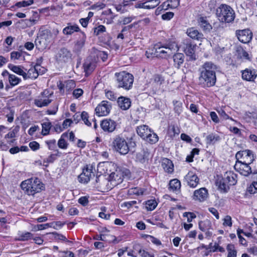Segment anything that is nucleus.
<instances>
[{
  "instance_id": "nucleus-1",
  "label": "nucleus",
  "mask_w": 257,
  "mask_h": 257,
  "mask_svg": "<svg viewBox=\"0 0 257 257\" xmlns=\"http://www.w3.org/2000/svg\"><path fill=\"white\" fill-rule=\"evenodd\" d=\"M217 69L216 65L211 62H206L200 68L199 81L203 87L214 86L216 81L215 71Z\"/></svg>"
},
{
  "instance_id": "nucleus-2",
  "label": "nucleus",
  "mask_w": 257,
  "mask_h": 257,
  "mask_svg": "<svg viewBox=\"0 0 257 257\" xmlns=\"http://www.w3.org/2000/svg\"><path fill=\"white\" fill-rule=\"evenodd\" d=\"M21 187L29 195H34L45 189L44 185L38 178H31L23 181Z\"/></svg>"
},
{
  "instance_id": "nucleus-3",
  "label": "nucleus",
  "mask_w": 257,
  "mask_h": 257,
  "mask_svg": "<svg viewBox=\"0 0 257 257\" xmlns=\"http://www.w3.org/2000/svg\"><path fill=\"white\" fill-rule=\"evenodd\" d=\"M154 55L156 57L166 58L179 49L178 45L174 41H167L165 44H158L155 45Z\"/></svg>"
},
{
  "instance_id": "nucleus-4",
  "label": "nucleus",
  "mask_w": 257,
  "mask_h": 257,
  "mask_svg": "<svg viewBox=\"0 0 257 257\" xmlns=\"http://www.w3.org/2000/svg\"><path fill=\"white\" fill-rule=\"evenodd\" d=\"M114 76L118 88H122L126 90L132 88L134 82V76L132 74L125 71H121L115 73Z\"/></svg>"
},
{
  "instance_id": "nucleus-5",
  "label": "nucleus",
  "mask_w": 257,
  "mask_h": 257,
  "mask_svg": "<svg viewBox=\"0 0 257 257\" xmlns=\"http://www.w3.org/2000/svg\"><path fill=\"white\" fill-rule=\"evenodd\" d=\"M216 15L220 21L230 23L235 18V13L232 9L226 5H221L217 10Z\"/></svg>"
},
{
  "instance_id": "nucleus-6",
  "label": "nucleus",
  "mask_w": 257,
  "mask_h": 257,
  "mask_svg": "<svg viewBox=\"0 0 257 257\" xmlns=\"http://www.w3.org/2000/svg\"><path fill=\"white\" fill-rule=\"evenodd\" d=\"M112 147L115 151L123 155L127 154L130 150L127 142L121 135L113 138Z\"/></svg>"
},
{
  "instance_id": "nucleus-7",
  "label": "nucleus",
  "mask_w": 257,
  "mask_h": 257,
  "mask_svg": "<svg viewBox=\"0 0 257 257\" xmlns=\"http://www.w3.org/2000/svg\"><path fill=\"white\" fill-rule=\"evenodd\" d=\"M250 164L242 163L241 161H236L234 168L240 174L244 176L247 177L250 174H253V175H256L257 177V171L252 170L251 167L249 166Z\"/></svg>"
},
{
  "instance_id": "nucleus-8",
  "label": "nucleus",
  "mask_w": 257,
  "mask_h": 257,
  "mask_svg": "<svg viewBox=\"0 0 257 257\" xmlns=\"http://www.w3.org/2000/svg\"><path fill=\"white\" fill-rule=\"evenodd\" d=\"M235 158L236 161H241L244 163L251 164L254 161L255 156L252 151L245 150L237 152Z\"/></svg>"
},
{
  "instance_id": "nucleus-9",
  "label": "nucleus",
  "mask_w": 257,
  "mask_h": 257,
  "mask_svg": "<svg viewBox=\"0 0 257 257\" xmlns=\"http://www.w3.org/2000/svg\"><path fill=\"white\" fill-rule=\"evenodd\" d=\"M72 57L71 51L66 48H61L55 56L56 61L59 63L71 61L72 59Z\"/></svg>"
},
{
  "instance_id": "nucleus-10",
  "label": "nucleus",
  "mask_w": 257,
  "mask_h": 257,
  "mask_svg": "<svg viewBox=\"0 0 257 257\" xmlns=\"http://www.w3.org/2000/svg\"><path fill=\"white\" fill-rule=\"evenodd\" d=\"M111 109V104L109 102L102 101L95 108L96 114L98 116L107 115Z\"/></svg>"
},
{
  "instance_id": "nucleus-11",
  "label": "nucleus",
  "mask_w": 257,
  "mask_h": 257,
  "mask_svg": "<svg viewBox=\"0 0 257 257\" xmlns=\"http://www.w3.org/2000/svg\"><path fill=\"white\" fill-rule=\"evenodd\" d=\"M52 93H49L48 90H45L41 93V96L35 100V104L40 107L47 106L51 102V99H49Z\"/></svg>"
},
{
  "instance_id": "nucleus-12",
  "label": "nucleus",
  "mask_w": 257,
  "mask_h": 257,
  "mask_svg": "<svg viewBox=\"0 0 257 257\" xmlns=\"http://www.w3.org/2000/svg\"><path fill=\"white\" fill-rule=\"evenodd\" d=\"M152 158L148 149H143L141 152L137 153L136 156V161L140 163L144 164H148L150 159Z\"/></svg>"
},
{
  "instance_id": "nucleus-13",
  "label": "nucleus",
  "mask_w": 257,
  "mask_h": 257,
  "mask_svg": "<svg viewBox=\"0 0 257 257\" xmlns=\"http://www.w3.org/2000/svg\"><path fill=\"white\" fill-rule=\"evenodd\" d=\"M236 35L239 41L243 43H249L252 38V32L248 29L236 31Z\"/></svg>"
},
{
  "instance_id": "nucleus-14",
  "label": "nucleus",
  "mask_w": 257,
  "mask_h": 257,
  "mask_svg": "<svg viewBox=\"0 0 257 257\" xmlns=\"http://www.w3.org/2000/svg\"><path fill=\"white\" fill-rule=\"evenodd\" d=\"M116 123L110 119H104L101 121L100 127L105 132L112 133L116 128Z\"/></svg>"
},
{
  "instance_id": "nucleus-15",
  "label": "nucleus",
  "mask_w": 257,
  "mask_h": 257,
  "mask_svg": "<svg viewBox=\"0 0 257 257\" xmlns=\"http://www.w3.org/2000/svg\"><path fill=\"white\" fill-rule=\"evenodd\" d=\"M187 184L192 188L196 187L199 183V179L192 171H189L185 177Z\"/></svg>"
},
{
  "instance_id": "nucleus-16",
  "label": "nucleus",
  "mask_w": 257,
  "mask_h": 257,
  "mask_svg": "<svg viewBox=\"0 0 257 257\" xmlns=\"http://www.w3.org/2000/svg\"><path fill=\"white\" fill-rule=\"evenodd\" d=\"M208 193L205 188H201L194 191L193 199L199 202L204 201L208 197Z\"/></svg>"
},
{
  "instance_id": "nucleus-17",
  "label": "nucleus",
  "mask_w": 257,
  "mask_h": 257,
  "mask_svg": "<svg viewBox=\"0 0 257 257\" xmlns=\"http://www.w3.org/2000/svg\"><path fill=\"white\" fill-rule=\"evenodd\" d=\"M257 76V70L254 69L246 68L242 71V78L243 79L253 81Z\"/></svg>"
},
{
  "instance_id": "nucleus-18",
  "label": "nucleus",
  "mask_w": 257,
  "mask_h": 257,
  "mask_svg": "<svg viewBox=\"0 0 257 257\" xmlns=\"http://www.w3.org/2000/svg\"><path fill=\"white\" fill-rule=\"evenodd\" d=\"M186 34L190 38L198 41H202L204 39L203 34L193 27L187 29Z\"/></svg>"
},
{
  "instance_id": "nucleus-19",
  "label": "nucleus",
  "mask_w": 257,
  "mask_h": 257,
  "mask_svg": "<svg viewBox=\"0 0 257 257\" xmlns=\"http://www.w3.org/2000/svg\"><path fill=\"white\" fill-rule=\"evenodd\" d=\"M86 37L84 33H82L79 39L75 42L73 51L75 53L80 52L84 46Z\"/></svg>"
},
{
  "instance_id": "nucleus-20",
  "label": "nucleus",
  "mask_w": 257,
  "mask_h": 257,
  "mask_svg": "<svg viewBox=\"0 0 257 257\" xmlns=\"http://www.w3.org/2000/svg\"><path fill=\"white\" fill-rule=\"evenodd\" d=\"M196 45L192 44L191 42L187 41L183 44V50L185 53L189 56H190L191 58L195 59L194 56L195 50Z\"/></svg>"
},
{
  "instance_id": "nucleus-21",
  "label": "nucleus",
  "mask_w": 257,
  "mask_h": 257,
  "mask_svg": "<svg viewBox=\"0 0 257 257\" xmlns=\"http://www.w3.org/2000/svg\"><path fill=\"white\" fill-rule=\"evenodd\" d=\"M165 82L164 77L160 74H154L150 79V83L153 87H160Z\"/></svg>"
},
{
  "instance_id": "nucleus-22",
  "label": "nucleus",
  "mask_w": 257,
  "mask_h": 257,
  "mask_svg": "<svg viewBox=\"0 0 257 257\" xmlns=\"http://www.w3.org/2000/svg\"><path fill=\"white\" fill-rule=\"evenodd\" d=\"M236 52L237 59H242L243 60H251L250 55L242 47H237Z\"/></svg>"
},
{
  "instance_id": "nucleus-23",
  "label": "nucleus",
  "mask_w": 257,
  "mask_h": 257,
  "mask_svg": "<svg viewBox=\"0 0 257 257\" xmlns=\"http://www.w3.org/2000/svg\"><path fill=\"white\" fill-rule=\"evenodd\" d=\"M117 103L119 107L124 110L128 109L131 106V99L123 96L118 98Z\"/></svg>"
},
{
  "instance_id": "nucleus-24",
  "label": "nucleus",
  "mask_w": 257,
  "mask_h": 257,
  "mask_svg": "<svg viewBox=\"0 0 257 257\" xmlns=\"http://www.w3.org/2000/svg\"><path fill=\"white\" fill-rule=\"evenodd\" d=\"M223 178L230 186L234 185L237 182V175L231 171L226 172Z\"/></svg>"
},
{
  "instance_id": "nucleus-25",
  "label": "nucleus",
  "mask_w": 257,
  "mask_h": 257,
  "mask_svg": "<svg viewBox=\"0 0 257 257\" xmlns=\"http://www.w3.org/2000/svg\"><path fill=\"white\" fill-rule=\"evenodd\" d=\"M108 180L113 186H116L121 183L123 179L118 172H112L108 176Z\"/></svg>"
},
{
  "instance_id": "nucleus-26",
  "label": "nucleus",
  "mask_w": 257,
  "mask_h": 257,
  "mask_svg": "<svg viewBox=\"0 0 257 257\" xmlns=\"http://www.w3.org/2000/svg\"><path fill=\"white\" fill-rule=\"evenodd\" d=\"M95 63L91 60V58H87L83 64V68L86 74L91 73L95 69Z\"/></svg>"
},
{
  "instance_id": "nucleus-27",
  "label": "nucleus",
  "mask_w": 257,
  "mask_h": 257,
  "mask_svg": "<svg viewBox=\"0 0 257 257\" xmlns=\"http://www.w3.org/2000/svg\"><path fill=\"white\" fill-rule=\"evenodd\" d=\"M94 239L102 240L110 243L114 241L116 239V238L114 236L109 234H97L94 236Z\"/></svg>"
},
{
  "instance_id": "nucleus-28",
  "label": "nucleus",
  "mask_w": 257,
  "mask_h": 257,
  "mask_svg": "<svg viewBox=\"0 0 257 257\" xmlns=\"http://www.w3.org/2000/svg\"><path fill=\"white\" fill-rule=\"evenodd\" d=\"M43 73L40 72V68L39 65H35L34 67L31 68L28 71L27 78H30L32 79H36L38 77L39 74H42Z\"/></svg>"
},
{
  "instance_id": "nucleus-29",
  "label": "nucleus",
  "mask_w": 257,
  "mask_h": 257,
  "mask_svg": "<svg viewBox=\"0 0 257 257\" xmlns=\"http://www.w3.org/2000/svg\"><path fill=\"white\" fill-rule=\"evenodd\" d=\"M160 3V0H149L141 4L140 7L145 9H152L156 7Z\"/></svg>"
},
{
  "instance_id": "nucleus-30",
  "label": "nucleus",
  "mask_w": 257,
  "mask_h": 257,
  "mask_svg": "<svg viewBox=\"0 0 257 257\" xmlns=\"http://www.w3.org/2000/svg\"><path fill=\"white\" fill-rule=\"evenodd\" d=\"M56 153L50 154L47 158L43 160V165L47 167L48 164L53 163L58 157H60L61 153L58 150H56Z\"/></svg>"
},
{
  "instance_id": "nucleus-31",
  "label": "nucleus",
  "mask_w": 257,
  "mask_h": 257,
  "mask_svg": "<svg viewBox=\"0 0 257 257\" xmlns=\"http://www.w3.org/2000/svg\"><path fill=\"white\" fill-rule=\"evenodd\" d=\"M151 129H150L148 126L146 125H141L138 126L136 128V131L137 134L139 136H140L142 139L146 137L147 135L150 133L151 132Z\"/></svg>"
},
{
  "instance_id": "nucleus-32",
  "label": "nucleus",
  "mask_w": 257,
  "mask_h": 257,
  "mask_svg": "<svg viewBox=\"0 0 257 257\" xmlns=\"http://www.w3.org/2000/svg\"><path fill=\"white\" fill-rule=\"evenodd\" d=\"M181 182L177 179H174L170 181L169 189L173 192H180L181 189Z\"/></svg>"
},
{
  "instance_id": "nucleus-33",
  "label": "nucleus",
  "mask_w": 257,
  "mask_h": 257,
  "mask_svg": "<svg viewBox=\"0 0 257 257\" xmlns=\"http://www.w3.org/2000/svg\"><path fill=\"white\" fill-rule=\"evenodd\" d=\"M162 166L164 170L169 173H171L174 171V165L172 162L167 158L163 160Z\"/></svg>"
},
{
  "instance_id": "nucleus-34",
  "label": "nucleus",
  "mask_w": 257,
  "mask_h": 257,
  "mask_svg": "<svg viewBox=\"0 0 257 257\" xmlns=\"http://www.w3.org/2000/svg\"><path fill=\"white\" fill-rule=\"evenodd\" d=\"M220 140L219 136L215 134L211 133L207 135L205 138L206 143L207 145L215 144Z\"/></svg>"
},
{
  "instance_id": "nucleus-35",
  "label": "nucleus",
  "mask_w": 257,
  "mask_h": 257,
  "mask_svg": "<svg viewBox=\"0 0 257 257\" xmlns=\"http://www.w3.org/2000/svg\"><path fill=\"white\" fill-rule=\"evenodd\" d=\"M79 31L80 29L78 25H71L70 24H68V26L63 29V33L65 35H68L72 34L75 32H78Z\"/></svg>"
},
{
  "instance_id": "nucleus-36",
  "label": "nucleus",
  "mask_w": 257,
  "mask_h": 257,
  "mask_svg": "<svg viewBox=\"0 0 257 257\" xmlns=\"http://www.w3.org/2000/svg\"><path fill=\"white\" fill-rule=\"evenodd\" d=\"M45 36H39L36 39L35 44L36 48L39 49H43L45 48L48 45L46 43V40H45Z\"/></svg>"
},
{
  "instance_id": "nucleus-37",
  "label": "nucleus",
  "mask_w": 257,
  "mask_h": 257,
  "mask_svg": "<svg viewBox=\"0 0 257 257\" xmlns=\"http://www.w3.org/2000/svg\"><path fill=\"white\" fill-rule=\"evenodd\" d=\"M225 181L223 178L221 179H218L216 181V185L218 186V188L224 192H226L229 189V186L228 183Z\"/></svg>"
},
{
  "instance_id": "nucleus-38",
  "label": "nucleus",
  "mask_w": 257,
  "mask_h": 257,
  "mask_svg": "<svg viewBox=\"0 0 257 257\" xmlns=\"http://www.w3.org/2000/svg\"><path fill=\"white\" fill-rule=\"evenodd\" d=\"M173 60L175 66L179 68L184 61V55L182 53H177L174 55Z\"/></svg>"
},
{
  "instance_id": "nucleus-39",
  "label": "nucleus",
  "mask_w": 257,
  "mask_h": 257,
  "mask_svg": "<svg viewBox=\"0 0 257 257\" xmlns=\"http://www.w3.org/2000/svg\"><path fill=\"white\" fill-rule=\"evenodd\" d=\"M199 228L202 231H205L208 229H213L212 223L208 219L200 221L199 222Z\"/></svg>"
},
{
  "instance_id": "nucleus-40",
  "label": "nucleus",
  "mask_w": 257,
  "mask_h": 257,
  "mask_svg": "<svg viewBox=\"0 0 257 257\" xmlns=\"http://www.w3.org/2000/svg\"><path fill=\"white\" fill-rule=\"evenodd\" d=\"M68 137V134L67 133H64L61 135L57 144L59 148L65 150L68 148V144L65 140V138Z\"/></svg>"
},
{
  "instance_id": "nucleus-41",
  "label": "nucleus",
  "mask_w": 257,
  "mask_h": 257,
  "mask_svg": "<svg viewBox=\"0 0 257 257\" xmlns=\"http://www.w3.org/2000/svg\"><path fill=\"white\" fill-rule=\"evenodd\" d=\"M8 67L14 72L23 76L25 79L27 78V74L24 72L20 66H15L13 64H9Z\"/></svg>"
},
{
  "instance_id": "nucleus-42",
  "label": "nucleus",
  "mask_w": 257,
  "mask_h": 257,
  "mask_svg": "<svg viewBox=\"0 0 257 257\" xmlns=\"http://www.w3.org/2000/svg\"><path fill=\"white\" fill-rule=\"evenodd\" d=\"M143 139L150 144H153L158 141L159 138L156 134L151 131L146 137H145Z\"/></svg>"
},
{
  "instance_id": "nucleus-43",
  "label": "nucleus",
  "mask_w": 257,
  "mask_h": 257,
  "mask_svg": "<svg viewBox=\"0 0 257 257\" xmlns=\"http://www.w3.org/2000/svg\"><path fill=\"white\" fill-rule=\"evenodd\" d=\"M199 23L200 27L204 31H209L212 29L211 25L203 17L200 18Z\"/></svg>"
},
{
  "instance_id": "nucleus-44",
  "label": "nucleus",
  "mask_w": 257,
  "mask_h": 257,
  "mask_svg": "<svg viewBox=\"0 0 257 257\" xmlns=\"http://www.w3.org/2000/svg\"><path fill=\"white\" fill-rule=\"evenodd\" d=\"M47 234H50L52 235V238L56 240H61L66 241L68 242H71V241L68 240L65 236L62 234H59L56 232H53L51 233H48Z\"/></svg>"
},
{
  "instance_id": "nucleus-45",
  "label": "nucleus",
  "mask_w": 257,
  "mask_h": 257,
  "mask_svg": "<svg viewBox=\"0 0 257 257\" xmlns=\"http://www.w3.org/2000/svg\"><path fill=\"white\" fill-rule=\"evenodd\" d=\"M174 110L176 113L179 115L182 111L183 105L180 101L174 100L173 101Z\"/></svg>"
},
{
  "instance_id": "nucleus-46",
  "label": "nucleus",
  "mask_w": 257,
  "mask_h": 257,
  "mask_svg": "<svg viewBox=\"0 0 257 257\" xmlns=\"http://www.w3.org/2000/svg\"><path fill=\"white\" fill-rule=\"evenodd\" d=\"M228 252L227 257H236L237 251L235 248V246L233 244H228L226 247Z\"/></svg>"
},
{
  "instance_id": "nucleus-47",
  "label": "nucleus",
  "mask_w": 257,
  "mask_h": 257,
  "mask_svg": "<svg viewBox=\"0 0 257 257\" xmlns=\"http://www.w3.org/2000/svg\"><path fill=\"white\" fill-rule=\"evenodd\" d=\"M19 236L18 239L20 241H27L33 238V235L30 232H25L19 234Z\"/></svg>"
},
{
  "instance_id": "nucleus-48",
  "label": "nucleus",
  "mask_w": 257,
  "mask_h": 257,
  "mask_svg": "<svg viewBox=\"0 0 257 257\" xmlns=\"http://www.w3.org/2000/svg\"><path fill=\"white\" fill-rule=\"evenodd\" d=\"M42 134L44 136H46V135H47L48 134H49L50 128L52 126V124H51V122H50L49 121H47L44 122L42 124Z\"/></svg>"
},
{
  "instance_id": "nucleus-49",
  "label": "nucleus",
  "mask_w": 257,
  "mask_h": 257,
  "mask_svg": "<svg viewBox=\"0 0 257 257\" xmlns=\"http://www.w3.org/2000/svg\"><path fill=\"white\" fill-rule=\"evenodd\" d=\"M146 191V189L139 187L133 188L130 190V192L131 194H133L137 195H144Z\"/></svg>"
},
{
  "instance_id": "nucleus-50",
  "label": "nucleus",
  "mask_w": 257,
  "mask_h": 257,
  "mask_svg": "<svg viewBox=\"0 0 257 257\" xmlns=\"http://www.w3.org/2000/svg\"><path fill=\"white\" fill-rule=\"evenodd\" d=\"M41 36H45V40H46V43L48 45L53 41V37L51 32L49 30H45L43 32V34Z\"/></svg>"
},
{
  "instance_id": "nucleus-51",
  "label": "nucleus",
  "mask_w": 257,
  "mask_h": 257,
  "mask_svg": "<svg viewBox=\"0 0 257 257\" xmlns=\"http://www.w3.org/2000/svg\"><path fill=\"white\" fill-rule=\"evenodd\" d=\"M9 80L12 86H15L20 83L21 79L15 75L12 74L9 75Z\"/></svg>"
},
{
  "instance_id": "nucleus-52",
  "label": "nucleus",
  "mask_w": 257,
  "mask_h": 257,
  "mask_svg": "<svg viewBox=\"0 0 257 257\" xmlns=\"http://www.w3.org/2000/svg\"><path fill=\"white\" fill-rule=\"evenodd\" d=\"M80 117L86 125L88 126H90L91 125V122L88 120L89 115L87 112L85 111H82L80 114Z\"/></svg>"
},
{
  "instance_id": "nucleus-53",
  "label": "nucleus",
  "mask_w": 257,
  "mask_h": 257,
  "mask_svg": "<svg viewBox=\"0 0 257 257\" xmlns=\"http://www.w3.org/2000/svg\"><path fill=\"white\" fill-rule=\"evenodd\" d=\"M45 143L50 150L55 151L56 149V141L55 139L46 141Z\"/></svg>"
},
{
  "instance_id": "nucleus-54",
  "label": "nucleus",
  "mask_w": 257,
  "mask_h": 257,
  "mask_svg": "<svg viewBox=\"0 0 257 257\" xmlns=\"http://www.w3.org/2000/svg\"><path fill=\"white\" fill-rule=\"evenodd\" d=\"M33 0L23 1L22 2L17 3L16 6L18 8L25 7L33 4Z\"/></svg>"
},
{
  "instance_id": "nucleus-55",
  "label": "nucleus",
  "mask_w": 257,
  "mask_h": 257,
  "mask_svg": "<svg viewBox=\"0 0 257 257\" xmlns=\"http://www.w3.org/2000/svg\"><path fill=\"white\" fill-rule=\"evenodd\" d=\"M94 34L96 36H98L100 34L104 33L106 31L105 27L103 25H99L94 29Z\"/></svg>"
},
{
  "instance_id": "nucleus-56",
  "label": "nucleus",
  "mask_w": 257,
  "mask_h": 257,
  "mask_svg": "<svg viewBox=\"0 0 257 257\" xmlns=\"http://www.w3.org/2000/svg\"><path fill=\"white\" fill-rule=\"evenodd\" d=\"M54 223H46V224H38L34 227L35 230H40L45 229L47 228L52 227V225H53Z\"/></svg>"
},
{
  "instance_id": "nucleus-57",
  "label": "nucleus",
  "mask_w": 257,
  "mask_h": 257,
  "mask_svg": "<svg viewBox=\"0 0 257 257\" xmlns=\"http://www.w3.org/2000/svg\"><path fill=\"white\" fill-rule=\"evenodd\" d=\"M106 6V5L102 2H98L90 7V9L92 10H100L104 9Z\"/></svg>"
},
{
  "instance_id": "nucleus-58",
  "label": "nucleus",
  "mask_w": 257,
  "mask_h": 257,
  "mask_svg": "<svg viewBox=\"0 0 257 257\" xmlns=\"http://www.w3.org/2000/svg\"><path fill=\"white\" fill-rule=\"evenodd\" d=\"M169 2H170L171 4H168L166 9H175L180 5V0H169Z\"/></svg>"
},
{
  "instance_id": "nucleus-59",
  "label": "nucleus",
  "mask_w": 257,
  "mask_h": 257,
  "mask_svg": "<svg viewBox=\"0 0 257 257\" xmlns=\"http://www.w3.org/2000/svg\"><path fill=\"white\" fill-rule=\"evenodd\" d=\"M146 205L148 210H153L156 207L157 203L155 200H148L146 202Z\"/></svg>"
},
{
  "instance_id": "nucleus-60",
  "label": "nucleus",
  "mask_w": 257,
  "mask_h": 257,
  "mask_svg": "<svg viewBox=\"0 0 257 257\" xmlns=\"http://www.w3.org/2000/svg\"><path fill=\"white\" fill-rule=\"evenodd\" d=\"M174 16V13L171 12H166V13L163 14L161 16V18L163 20L169 21L172 18H173Z\"/></svg>"
},
{
  "instance_id": "nucleus-61",
  "label": "nucleus",
  "mask_w": 257,
  "mask_h": 257,
  "mask_svg": "<svg viewBox=\"0 0 257 257\" xmlns=\"http://www.w3.org/2000/svg\"><path fill=\"white\" fill-rule=\"evenodd\" d=\"M231 217L229 215H226L223 219V225L231 227L232 226Z\"/></svg>"
},
{
  "instance_id": "nucleus-62",
  "label": "nucleus",
  "mask_w": 257,
  "mask_h": 257,
  "mask_svg": "<svg viewBox=\"0 0 257 257\" xmlns=\"http://www.w3.org/2000/svg\"><path fill=\"white\" fill-rule=\"evenodd\" d=\"M22 55V53L21 52L13 51L11 53V58L13 60H18L20 59Z\"/></svg>"
},
{
  "instance_id": "nucleus-63",
  "label": "nucleus",
  "mask_w": 257,
  "mask_h": 257,
  "mask_svg": "<svg viewBox=\"0 0 257 257\" xmlns=\"http://www.w3.org/2000/svg\"><path fill=\"white\" fill-rule=\"evenodd\" d=\"M78 180L81 183H87L90 181L89 178L85 177L83 173L78 176Z\"/></svg>"
},
{
  "instance_id": "nucleus-64",
  "label": "nucleus",
  "mask_w": 257,
  "mask_h": 257,
  "mask_svg": "<svg viewBox=\"0 0 257 257\" xmlns=\"http://www.w3.org/2000/svg\"><path fill=\"white\" fill-rule=\"evenodd\" d=\"M29 147L34 151H37L40 148V145L36 141H33L29 143Z\"/></svg>"
}]
</instances>
